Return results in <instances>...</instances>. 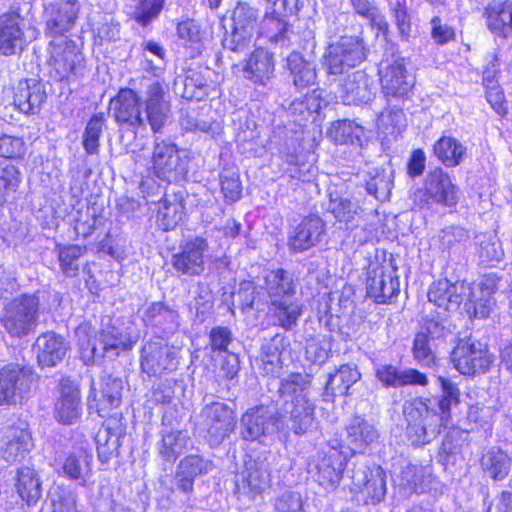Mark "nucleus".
<instances>
[{
    "instance_id": "3c124183",
    "label": "nucleus",
    "mask_w": 512,
    "mask_h": 512,
    "mask_svg": "<svg viewBox=\"0 0 512 512\" xmlns=\"http://www.w3.org/2000/svg\"><path fill=\"white\" fill-rule=\"evenodd\" d=\"M435 156L446 166L459 165L466 152V148L455 138L441 137L433 146Z\"/></svg>"
},
{
    "instance_id": "f8f14e48",
    "label": "nucleus",
    "mask_w": 512,
    "mask_h": 512,
    "mask_svg": "<svg viewBox=\"0 0 512 512\" xmlns=\"http://www.w3.org/2000/svg\"><path fill=\"white\" fill-rule=\"evenodd\" d=\"M26 421L16 419L0 427V455L8 462L21 460L33 448Z\"/></svg>"
},
{
    "instance_id": "aec40b11",
    "label": "nucleus",
    "mask_w": 512,
    "mask_h": 512,
    "mask_svg": "<svg viewBox=\"0 0 512 512\" xmlns=\"http://www.w3.org/2000/svg\"><path fill=\"white\" fill-rule=\"evenodd\" d=\"M380 81L383 93L389 102L406 99L414 86V78L399 61L380 70Z\"/></svg>"
},
{
    "instance_id": "69168bd1",
    "label": "nucleus",
    "mask_w": 512,
    "mask_h": 512,
    "mask_svg": "<svg viewBox=\"0 0 512 512\" xmlns=\"http://www.w3.org/2000/svg\"><path fill=\"white\" fill-rule=\"evenodd\" d=\"M413 358L422 366L430 367L435 362V354L429 345L426 333L419 332L415 335L412 347Z\"/></svg>"
},
{
    "instance_id": "6ab92c4d",
    "label": "nucleus",
    "mask_w": 512,
    "mask_h": 512,
    "mask_svg": "<svg viewBox=\"0 0 512 512\" xmlns=\"http://www.w3.org/2000/svg\"><path fill=\"white\" fill-rule=\"evenodd\" d=\"M209 245L206 239L194 237L188 239L181 246V251L172 256V266L182 274L199 276L205 270L204 253Z\"/></svg>"
},
{
    "instance_id": "c03bdc74",
    "label": "nucleus",
    "mask_w": 512,
    "mask_h": 512,
    "mask_svg": "<svg viewBox=\"0 0 512 512\" xmlns=\"http://www.w3.org/2000/svg\"><path fill=\"white\" fill-rule=\"evenodd\" d=\"M265 288L269 301L294 297L296 284L291 273L285 269L271 270L265 277Z\"/></svg>"
},
{
    "instance_id": "ddd939ff",
    "label": "nucleus",
    "mask_w": 512,
    "mask_h": 512,
    "mask_svg": "<svg viewBox=\"0 0 512 512\" xmlns=\"http://www.w3.org/2000/svg\"><path fill=\"white\" fill-rule=\"evenodd\" d=\"M31 375L28 369L10 363L0 369V405L21 403L30 391Z\"/></svg>"
},
{
    "instance_id": "de8ad7c7",
    "label": "nucleus",
    "mask_w": 512,
    "mask_h": 512,
    "mask_svg": "<svg viewBox=\"0 0 512 512\" xmlns=\"http://www.w3.org/2000/svg\"><path fill=\"white\" fill-rule=\"evenodd\" d=\"M493 289L484 284H469V292L464 301L466 310L474 317L486 318L491 311L493 302Z\"/></svg>"
},
{
    "instance_id": "f257e3e1",
    "label": "nucleus",
    "mask_w": 512,
    "mask_h": 512,
    "mask_svg": "<svg viewBox=\"0 0 512 512\" xmlns=\"http://www.w3.org/2000/svg\"><path fill=\"white\" fill-rule=\"evenodd\" d=\"M42 304L37 294L24 293L3 303L0 324L12 338L22 339L39 325Z\"/></svg>"
},
{
    "instance_id": "4468645a",
    "label": "nucleus",
    "mask_w": 512,
    "mask_h": 512,
    "mask_svg": "<svg viewBox=\"0 0 512 512\" xmlns=\"http://www.w3.org/2000/svg\"><path fill=\"white\" fill-rule=\"evenodd\" d=\"M141 106V97L134 90L124 88L111 99L109 110L118 124L126 125L129 129L136 131L141 127L145 128Z\"/></svg>"
},
{
    "instance_id": "a878e982",
    "label": "nucleus",
    "mask_w": 512,
    "mask_h": 512,
    "mask_svg": "<svg viewBox=\"0 0 512 512\" xmlns=\"http://www.w3.org/2000/svg\"><path fill=\"white\" fill-rule=\"evenodd\" d=\"M47 99L43 83L37 79L20 80L13 89V104L25 114H36Z\"/></svg>"
},
{
    "instance_id": "603ef678",
    "label": "nucleus",
    "mask_w": 512,
    "mask_h": 512,
    "mask_svg": "<svg viewBox=\"0 0 512 512\" xmlns=\"http://www.w3.org/2000/svg\"><path fill=\"white\" fill-rule=\"evenodd\" d=\"M189 437L182 431L162 432L157 444L159 455L168 462H174L185 450Z\"/></svg>"
},
{
    "instance_id": "680f3d73",
    "label": "nucleus",
    "mask_w": 512,
    "mask_h": 512,
    "mask_svg": "<svg viewBox=\"0 0 512 512\" xmlns=\"http://www.w3.org/2000/svg\"><path fill=\"white\" fill-rule=\"evenodd\" d=\"M311 376L308 374L292 373L280 382L279 393L282 397H298L300 394L308 395Z\"/></svg>"
},
{
    "instance_id": "1a4fd4ad",
    "label": "nucleus",
    "mask_w": 512,
    "mask_h": 512,
    "mask_svg": "<svg viewBox=\"0 0 512 512\" xmlns=\"http://www.w3.org/2000/svg\"><path fill=\"white\" fill-rule=\"evenodd\" d=\"M344 466V455L332 447L309 457L307 473L324 489L334 490L342 478Z\"/></svg>"
},
{
    "instance_id": "58836bf2",
    "label": "nucleus",
    "mask_w": 512,
    "mask_h": 512,
    "mask_svg": "<svg viewBox=\"0 0 512 512\" xmlns=\"http://www.w3.org/2000/svg\"><path fill=\"white\" fill-rule=\"evenodd\" d=\"M15 488L18 496L28 506H35L42 496V482L40 476L30 467L17 469Z\"/></svg>"
},
{
    "instance_id": "423d86ee",
    "label": "nucleus",
    "mask_w": 512,
    "mask_h": 512,
    "mask_svg": "<svg viewBox=\"0 0 512 512\" xmlns=\"http://www.w3.org/2000/svg\"><path fill=\"white\" fill-rule=\"evenodd\" d=\"M268 38L281 48L297 47L313 51L316 46L315 22L310 19L297 20L292 25L272 20L268 22Z\"/></svg>"
},
{
    "instance_id": "4be33fe9",
    "label": "nucleus",
    "mask_w": 512,
    "mask_h": 512,
    "mask_svg": "<svg viewBox=\"0 0 512 512\" xmlns=\"http://www.w3.org/2000/svg\"><path fill=\"white\" fill-rule=\"evenodd\" d=\"M123 381L112 374L104 373L98 382H93L88 401H94L97 412L103 416L122 401Z\"/></svg>"
},
{
    "instance_id": "393cba45",
    "label": "nucleus",
    "mask_w": 512,
    "mask_h": 512,
    "mask_svg": "<svg viewBox=\"0 0 512 512\" xmlns=\"http://www.w3.org/2000/svg\"><path fill=\"white\" fill-rule=\"evenodd\" d=\"M163 86L155 81L147 86L145 91V123L147 122L154 133H159L168 121L170 113L169 102L164 98Z\"/></svg>"
},
{
    "instance_id": "6e6552de",
    "label": "nucleus",
    "mask_w": 512,
    "mask_h": 512,
    "mask_svg": "<svg viewBox=\"0 0 512 512\" xmlns=\"http://www.w3.org/2000/svg\"><path fill=\"white\" fill-rule=\"evenodd\" d=\"M451 357L454 367L468 376L488 372L494 362L487 345L472 338L460 339Z\"/></svg>"
},
{
    "instance_id": "338daca9",
    "label": "nucleus",
    "mask_w": 512,
    "mask_h": 512,
    "mask_svg": "<svg viewBox=\"0 0 512 512\" xmlns=\"http://www.w3.org/2000/svg\"><path fill=\"white\" fill-rule=\"evenodd\" d=\"M163 5L164 0H139L134 18L138 23L146 26L160 14Z\"/></svg>"
},
{
    "instance_id": "e433bc0d",
    "label": "nucleus",
    "mask_w": 512,
    "mask_h": 512,
    "mask_svg": "<svg viewBox=\"0 0 512 512\" xmlns=\"http://www.w3.org/2000/svg\"><path fill=\"white\" fill-rule=\"evenodd\" d=\"M367 293L378 303H386L400 291L398 276L384 273L383 270H374L366 282Z\"/></svg>"
},
{
    "instance_id": "f704fd0d",
    "label": "nucleus",
    "mask_w": 512,
    "mask_h": 512,
    "mask_svg": "<svg viewBox=\"0 0 512 512\" xmlns=\"http://www.w3.org/2000/svg\"><path fill=\"white\" fill-rule=\"evenodd\" d=\"M425 185L434 203L450 207L456 204V187L452 183L450 176L441 168H437L427 174Z\"/></svg>"
},
{
    "instance_id": "052dcab7",
    "label": "nucleus",
    "mask_w": 512,
    "mask_h": 512,
    "mask_svg": "<svg viewBox=\"0 0 512 512\" xmlns=\"http://www.w3.org/2000/svg\"><path fill=\"white\" fill-rule=\"evenodd\" d=\"M20 184V172L11 163H0V205L5 203Z\"/></svg>"
},
{
    "instance_id": "0e129e2a",
    "label": "nucleus",
    "mask_w": 512,
    "mask_h": 512,
    "mask_svg": "<svg viewBox=\"0 0 512 512\" xmlns=\"http://www.w3.org/2000/svg\"><path fill=\"white\" fill-rule=\"evenodd\" d=\"M465 432L458 428L450 429L445 435L439 450V461L446 464L450 458L461 451Z\"/></svg>"
},
{
    "instance_id": "2f4dec72",
    "label": "nucleus",
    "mask_w": 512,
    "mask_h": 512,
    "mask_svg": "<svg viewBox=\"0 0 512 512\" xmlns=\"http://www.w3.org/2000/svg\"><path fill=\"white\" fill-rule=\"evenodd\" d=\"M375 376L385 388H398L407 385L425 386L428 383L425 374L414 368L400 370L392 364L375 366Z\"/></svg>"
},
{
    "instance_id": "9b49d317",
    "label": "nucleus",
    "mask_w": 512,
    "mask_h": 512,
    "mask_svg": "<svg viewBox=\"0 0 512 512\" xmlns=\"http://www.w3.org/2000/svg\"><path fill=\"white\" fill-rule=\"evenodd\" d=\"M233 29L222 45L233 52H244L252 42L258 27V12L247 3L239 2L232 15Z\"/></svg>"
},
{
    "instance_id": "37998d69",
    "label": "nucleus",
    "mask_w": 512,
    "mask_h": 512,
    "mask_svg": "<svg viewBox=\"0 0 512 512\" xmlns=\"http://www.w3.org/2000/svg\"><path fill=\"white\" fill-rule=\"evenodd\" d=\"M209 83L205 77L195 71H189L185 77L177 76L173 83L175 94L187 100H202L208 95Z\"/></svg>"
},
{
    "instance_id": "13d9d810",
    "label": "nucleus",
    "mask_w": 512,
    "mask_h": 512,
    "mask_svg": "<svg viewBox=\"0 0 512 512\" xmlns=\"http://www.w3.org/2000/svg\"><path fill=\"white\" fill-rule=\"evenodd\" d=\"M105 124L104 114L98 113L88 121L82 136V144L85 151L90 154H97L99 151V140Z\"/></svg>"
},
{
    "instance_id": "f03ea898",
    "label": "nucleus",
    "mask_w": 512,
    "mask_h": 512,
    "mask_svg": "<svg viewBox=\"0 0 512 512\" xmlns=\"http://www.w3.org/2000/svg\"><path fill=\"white\" fill-rule=\"evenodd\" d=\"M407 422L406 435L411 444L422 446L430 443L440 433L446 421L433 409V403L421 398L404 407Z\"/></svg>"
},
{
    "instance_id": "a19ab883",
    "label": "nucleus",
    "mask_w": 512,
    "mask_h": 512,
    "mask_svg": "<svg viewBox=\"0 0 512 512\" xmlns=\"http://www.w3.org/2000/svg\"><path fill=\"white\" fill-rule=\"evenodd\" d=\"M269 311L277 321L278 326L286 331L297 326L303 312V304L294 297L270 301Z\"/></svg>"
},
{
    "instance_id": "5701e85b",
    "label": "nucleus",
    "mask_w": 512,
    "mask_h": 512,
    "mask_svg": "<svg viewBox=\"0 0 512 512\" xmlns=\"http://www.w3.org/2000/svg\"><path fill=\"white\" fill-rule=\"evenodd\" d=\"M469 292V284L465 281L454 283L447 279L433 282L428 291V299L446 311H455L465 301Z\"/></svg>"
},
{
    "instance_id": "6e6d98bb",
    "label": "nucleus",
    "mask_w": 512,
    "mask_h": 512,
    "mask_svg": "<svg viewBox=\"0 0 512 512\" xmlns=\"http://www.w3.org/2000/svg\"><path fill=\"white\" fill-rule=\"evenodd\" d=\"M442 386V396L439 399H425L428 403H433V409L438 407L439 415L448 422L450 419V411L453 406L459 404L460 391L457 385L449 379L439 378Z\"/></svg>"
},
{
    "instance_id": "dca6fc26",
    "label": "nucleus",
    "mask_w": 512,
    "mask_h": 512,
    "mask_svg": "<svg viewBox=\"0 0 512 512\" xmlns=\"http://www.w3.org/2000/svg\"><path fill=\"white\" fill-rule=\"evenodd\" d=\"M78 0H59L44 6L46 33L50 36H63L70 31L80 12Z\"/></svg>"
},
{
    "instance_id": "ea45409f",
    "label": "nucleus",
    "mask_w": 512,
    "mask_h": 512,
    "mask_svg": "<svg viewBox=\"0 0 512 512\" xmlns=\"http://www.w3.org/2000/svg\"><path fill=\"white\" fill-rule=\"evenodd\" d=\"M361 378L356 365L343 364L329 378L325 385L324 396L332 400L336 395H347L348 390Z\"/></svg>"
},
{
    "instance_id": "a18cd8bd",
    "label": "nucleus",
    "mask_w": 512,
    "mask_h": 512,
    "mask_svg": "<svg viewBox=\"0 0 512 512\" xmlns=\"http://www.w3.org/2000/svg\"><path fill=\"white\" fill-rule=\"evenodd\" d=\"M287 68L296 87L304 89L316 82V66L314 62L306 60L299 52L292 51L287 57Z\"/></svg>"
},
{
    "instance_id": "39448f33",
    "label": "nucleus",
    "mask_w": 512,
    "mask_h": 512,
    "mask_svg": "<svg viewBox=\"0 0 512 512\" xmlns=\"http://www.w3.org/2000/svg\"><path fill=\"white\" fill-rule=\"evenodd\" d=\"M152 164L157 178L168 183H178L185 180L188 174L189 158L174 143L156 138Z\"/></svg>"
},
{
    "instance_id": "0eeeda50",
    "label": "nucleus",
    "mask_w": 512,
    "mask_h": 512,
    "mask_svg": "<svg viewBox=\"0 0 512 512\" xmlns=\"http://www.w3.org/2000/svg\"><path fill=\"white\" fill-rule=\"evenodd\" d=\"M200 425L210 446H219L234 431L236 418L233 409L224 402L206 403L200 412Z\"/></svg>"
},
{
    "instance_id": "79ce46f5",
    "label": "nucleus",
    "mask_w": 512,
    "mask_h": 512,
    "mask_svg": "<svg viewBox=\"0 0 512 512\" xmlns=\"http://www.w3.org/2000/svg\"><path fill=\"white\" fill-rule=\"evenodd\" d=\"M486 25L488 29L501 38L512 35V3H494L486 8Z\"/></svg>"
},
{
    "instance_id": "7ed1b4c3",
    "label": "nucleus",
    "mask_w": 512,
    "mask_h": 512,
    "mask_svg": "<svg viewBox=\"0 0 512 512\" xmlns=\"http://www.w3.org/2000/svg\"><path fill=\"white\" fill-rule=\"evenodd\" d=\"M272 453L264 451L244 462L234 476V494L238 500L252 501L271 484Z\"/></svg>"
},
{
    "instance_id": "2eb2a0df",
    "label": "nucleus",
    "mask_w": 512,
    "mask_h": 512,
    "mask_svg": "<svg viewBox=\"0 0 512 512\" xmlns=\"http://www.w3.org/2000/svg\"><path fill=\"white\" fill-rule=\"evenodd\" d=\"M336 96L344 105L367 104L375 96L374 82L362 70L347 72L338 84Z\"/></svg>"
},
{
    "instance_id": "cd10ccee",
    "label": "nucleus",
    "mask_w": 512,
    "mask_h": 512,
    "mask_svg": "<svg viewBox=\"0 0 512 512\" xmlns=\"http://www.w3.org/2000/svg\"><path fill=\"white\" fill-rule=\"evenodd\" d=\"M325 233V223L317 215L305 217L289 237V248L294 253L304 252L317 245Z\"/></svg>"
},
{
    "instance_id": "4d7b16f0",
    "label": "nucleus",
    "mask_w": 512,
    "mask_h": 512,
    "mask_svg": "<svg viewBox=\"0 0 512 512\" xmlns=\"http://www.w3.org/2000/svg\"><path fill=\"white\" fill-rule=\"evenodd\" d=\"M392 173L384 169L375 168L370 172V179L367 181L366 190L377 200H389L393 181Z\"/></svg>"
},
{
    "instance_id": "bb28decb",
    "label": "nucleus",
    "mask_w": 512,
    "mask_h": 512,
    "mask_svg": "<svg viewBox=\"0 0 512 512\" xmlns=\"http://www.w3.org/2000/svg\"><path fill=\"white\" fill-rule=\"evenodd\" d=\"M186 197L187 192L181 187L165 193L159 202L157 212V223L160 228L165 231L173 230L183 221L186 215Z\"/></svg>"
},
{
    "instance_id": "72a5a7b5",
    "label": "nucleus",
    "mask_w": 512,
    "mask_h": 512,
    "mask_svg": "<svg viewBox=\"0 0 512 512\" xmlns=\"http://www.w3.org/2000/svg\"><path fill=\"white\" fill-rule=\"evenodd\" d=\"M354 483L372 503H379L384 499L386 488V473L379 465H372L366 470L357 471L353 475Z\"/></svg>"
},
{
    "instance_id": "c85d7f7f",
    "label": "nucleus",
    "mask_w": 512,
    "mask_h": 512,
    "mask_svg": "<svg viewBox=\"0 0 512 512\" xmlns=\"http://www.w3.org/2000/svg\"><path fill=\"white\" fill-rule=\"evenodd\" d=\"M275 62L273 53L266 49L254 50L243 67L245 79L255 85L268 86L274 78Z\"/></svg>"
},
{
    "instance_id": "473e14b6",
    "label": "nucleus",
    "mask_w": 512,
    "mask_h": 512,
    "mask_svg": "<svg viewBox=\"0 0 512 512\" xmlns=\"http://www.w3.org/2000/svg\"><path fill=\"white\" fill-rule=\"evenodd\" d=\"M21 21L22 18L17 12L0 16V52L3 55H13L23 49L25 40Z\"/></svg>"
},
{
    "instance_id": "a211bd4d",
    "label": "nucleus",
    "mask_w": 512,
    "mask_h": 512,
    "mask_svg": "<svg viewBox=\"0 0 512 512\" xmlns=\"http://www.w3.org/2000/svg\"><path fill=\"white\" fill-rule=\"evenodd\" d=\"M51 59L55 70V79L62 81L71 74L77 75L82 62V55L76 44L67 38L59 37L51 41Z\"/></svg>"
},
{
    "instance_id": "4c0bfd02",
    "label": "nucleus",
    "mask_w": 512,
    "mask_h": 512,
    "mask_svg": "<svg viewBox=\"0 0 512 512\" xmlns=\"http://www.w3.org/2000/svg\"><path fill=\"white\" fill-rule=\"evenodd\" d=\"M346 431L347 443L354 453H364L379 437L376 428L362 417H354L347 425Z\"/></svg>"
},
{
    "instance_id": "c756f323",
    "label": "nucleus",
    "mask_w": 512,
    "mask_h": 512,
    "mask_svg": "<svg viewBox=\"0 0 512 512\" xmlns=\"http://www.w3.org/2000/svg\"><path fill=\"white\" fill-rule=\"evenodd\" d=\"M34 346L38 363L42 368L56 366L65 358L69 349L65 338L52 331L38 336Z\"/></svg>"
},
{
    "instance_id": "b1692460",
    "label": "nucleus",
    "mask_w": 512,
    "mask_h": 512,
    "mask_svg": "<svg viewBox=\"0 0 512 512\" xmlns=\"http://www.w3.org/2000/svg\"><path fill=\"white\" fill-rule=\"evenodd\" d=\"M285 412L289 414L288 426L294 434L302 436L316 429L315 403L309 395L300 394L292 398Z\"/></svg>"
},
{
    "instance_id": "8fccbe9b",
    "label": "nucleus",
    "mask_w": 512,
    "mask_h": 512,
    "mask_svg": "<svg viewBox=\"0 0 512 512\" xmlns=\"http://www.w3.org/2000/svg\"><path fill=\"white\" fill-rule=\"evenodd\" d=\"M483 470L494 480L504 479L511 469V458L503 450L489 449L481 459Z\"/></svg>"
},
{
    "instance_id": "49530a36",
    "label": "nucleus",
    "mask_w": 512,
    "mask_h": 512,
    "mask_svg": "<svg viewBox=\"0 0 512 512\" xmlns=\"http://www.w3.org/2000/svg\"><path fill=\"white\" fill-rule=\"evenodd\" d=\"M178 319V312L163 302H153L143 312L146 325L159 327L166 332L177 329Z\"/></svg>"
},
{
    "instance_id": "9d476101",
    "label": "nucleus",
    "mask_w": 512,
    "mask_h": 512,
    "mask_svg": "<svg viewBox=\"0 0 512 512\" xmlns=\"http://www.w3.org/2000/svg\"><path fill=\"white\" fill-rule=\"evenodd\" d=\"M279 422V414L271 406H254L244 412L240 419V436L245 441L262 442L263 438L278 431Z\"/></svg>"
},
{
    "instance_id": "bf43d9fd",
    "label": "nucleus",
    "mask_w": 512,
    "mask_h": 512,
    "mask_svg": "<svg viewBox=\"0 0 512 512\" xmlns=\"http://www.w3.org/2000/svg\"><path fill=\"white\" fill-rule=\"evenodd\" d=\"M57 249L62 272L68 277H75L79 271L78 261L86 248L78 245H68L57 246Z\"/></svg>"
},
{
    "instance_id": "c9c22d12",
    "label": "nucleus",
    "mask_w": 512,
    "mask_h": 512,
    "mask_svg": "<svg viewBox=\"0 0 512 512\" xmlns=\"http://www.w3.org/2000/svg\"><path fill=\"white\" fill-rule=\"evenodd\" d=\"M124 435V429L117 420H110L103 425L95 436L98 457L102 462H108L117 456L121 446L120 438Z\"/></svg>"
},
{
    "instance_id": "20e7f679",
    "label": "nucleus",
    "mask_w": 512,
    "mask_h": 512,
    "mask_svg": "<svg viewBox=\"0 0 512 512\" xmlns=\"http://www.w3.org/2000/svg\"><path fill=\"white\" fill-rule=\"evenodd\" d=\"M367 56L363 39L359 36H341L325 51L323 65L328 76L346 74L350 68L362 63Z\"/></svg>"
},
{
    "instance_id": "09e8293b",
    "label": "nucleus",
    "mask_w": 512,
    "mask_h": 512,
    "mask_svg": "<svg viewBox=\"0 0 512 512\" xmlns=\"http://www.w3.org/2000/svg\"><path fill=\"white\" fill-rule=\"evenodd\" d=\"M327 211L331 213L339 223L348 225L358 216L360 206L357 201H353L337 191H331L329 192Z\"/></svg>"
},
{
    "instance_id": "412c9836",
    "label": "nucleus",
    "mask_w": 512,
    "mask_h": 512,
    "mask_svg": "<svg viewBox=\"0 0 512 512\" xmlns=\"http://www.w3.org/2000/svg\"><path fill=\"white\" fill-rule=\"evenodd\" d=\"M178 361L172 347L161 341L146 343L141 351V368L148 375H160L177 368Z\"/></svg>"
},
{
    "instance_id": "7c9ffc66",
    "label": "nucleus",
    "mask_w": 512,
    "mask_h": 512,
    "mask_svg": "<svg viewBox=\"0 0 512 512\" xmlns=\"http://www.w3.org/2000/svg\"><path fill=\"white\" fill-rule=\"evenodd\" d=\"M81 398L78 387L70 380L59 384V398L55 403V418L63 424H72L80 416Z\"/></svg>"
},
{
    "instance_id": "864d4df0",
    "label": "nucleus",
    "mask_w": 512,
    "mask_h": 512,
    "mask_svg": "<svg viewBox=\"0 0 512 512\" xmlns=\"http://www.w3.org/2000/svg\"><path fill=\"white\" fill-rule=\"evenodd\" d=\"M178 37L183 41L185 47L190 50L191 57L199 56L204 49V33L200 25L193 19L178 23Z\"/></svg>"
},
{
    "instance_id": "774afa93",
    "label": "nucleus",
    "mask_w": 512,
    "mask_h": 512,
    "mask_svg": "<svg viewBox=\"0 0 512 512\" xmlns=\"http://www.w3.org/2000/svg\"><path fill=\"white\" fill-rule=\"evenodd\" d=\"M356 13L369 19L376 24L380 30H386L388 23L379 12L378 8L373 6L369 0H349Z\"/></svg>"
},
{
    "instance_id": "5fc2aeb1",
    "label": "nucleus",
    "mask_w": 512,
    "mask_h": 512,
    "mask_svg": "<svg viewBox=\"0 0 512 512\" xmlns=\"http://www.w3.org/2000/svg\"><path fill=\"white\" fill-rule=\"evenodd\" d=\"M361 134L362 127L348 119L334 121L327 130V137L341 145L359 142Z\"/></svg>"
},
{
    "instance_id": "f3484780",
    "label": "nucleus",
    "mask_w": 512,
    "mask_h": 512,
    "mask_svg": "<svg viewBox=\"0 0 512 512\" xmlns=\"http://www.w3.org/2000/svg\"><path fill=\"white\" fill-rule=\"evenodd\" d=\"M98 342L99 347L95 344L91 347L93 357L114 359L122 351L130 350L133 347L131 337L127 333H123L122 329L113 325L109 317H105L101 321Z\"/></svg>"
},
{
    "instance_id": "e2e57ef3",
    "label": "nucleus",
    "mask_w": 512,
    "mask_h": 512,
    "mask_svg": "<svg viewBox=\"0 0 512 512\" xmlns=\"http://www.w3.org/2000/svg\"><path fill=\"white\" fill-rule=\"evenodd\" d=\"M177 468L182 471L183 474L196 478L197 476L211 472L214 468V463L208 458L193 454L181 459Z\"/></svg>"
}]
</instances>
